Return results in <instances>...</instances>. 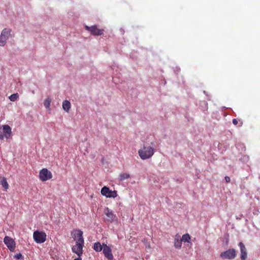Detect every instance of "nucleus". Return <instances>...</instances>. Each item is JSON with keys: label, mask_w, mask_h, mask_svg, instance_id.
Listing matches in <instances>:
<instances>
[{"label": "nucleus", "mask_w": 260, "mask_h": 260, "mask_svg": "<svg viewBox=\"0 0 260 260\" xmlns=\"http://www.w3.org/2000/svg\"><path fill=\"white\" fill-rule=\"evenodd\" d=\"M74 260H82L81 258L80 257V256H79L78 257L74 259Z\"/></svg>", "instance_id": "obj_28"}, {"label": "nucleus", "mask_w": 260, "mask_h": 260, "mask_svg": "<svg viewBox=\"0 0 260 260\" xmlns=\"http://www.w3.org/2000/svg\"><path fill=\"white\" fill-rule=\"evenodd\" d=\"M5 137V135L2 134L1 133H0V140H3L4 137Z\"/></svg>", "instance_id": "obj_26"}, {"label": "nucleus", "mask_w": 260, "mask_h": 260, "mask_svg": "<svg viewBox=\"0 0 260 260\" xmlns=\"http://www.w3.org/2000/svg\"><path fill=\"white\" fill-rule=\"evenodd\" d=\"M19 98V94L17 93L11 94L9 96V99L12 102L16 101Z\"/></svg>", "instance_id": "obj_20"}, {"label": "nucleus", "mask_w": 260, "mask_h": 260, "mask_svg": "<svg viewBox=\"0 0 260 260\" xmlns=\"http://www.w3.org/2000/svg\"><path fill=\"white\" fill-rule=\"evenodd\" d=\"M182 245V241L179 239V237L176 236L174 241V246L176 248H180Z\"/></svg>", "instance_id": "obj_17"}, {"label": "nucleus", "mask_w": 260, "mask_h": 260, "mask_svg": "<svg viewBox=\"0 0 260 260\" xmlns=\"http://www.w3.org/2000/svg\"><path fill=\"white\" fill-rule=\"evenodd\" d=\"M225 180L226 182H230L231 181V179H230V177H229V176H225Z\"/></svg>", "instance_id": "obj_25"}, {"label": "nucleus", "mask_w": 260, "mask_h": 260, "mask_svg": "<svg viewBox=\"0 0 260 260\" xmlns=\"http://www.w3.org/2000/svg\"><path fill=\"white\" fill-rule=\"evenodd\" d=\"M3 128L5 135V137L8 138L11 134V128L8 125H3Z\"/></svg>", "instance_id": "obj_14"}, {"label": "nucleus", "mask_w": 260, "mask_h": 260, "mask_svg": "<svg viewBox=\"0 0 260 260\" xmlns=\"http://www.w3.org/2000/svg\"><path fill=\"white\" fill-rule=\"evenodd\" d=\"M52 177V173L47 169H42L39 174L40 179L42 181H46Z\"/></svg>", "instance_id": "obj_5"}, {"label": "nucleus", "mask_w": 260, "mask_h": 260, "mask_svg": "<svg viewBox=\"0 0 260 260\" xmlns=\"http://www.w3.org/2000/svg\"><path fill=\"white\" fill-rule=\"evenodd\" d=\"M86 30L89 31L93 35L100 36L103 34V29H100L97 28L96 26L93 25L91 26H85Z\"/></svg>", "instance_id": "obj_9"}, {"label": "nucleus", "mask_w": 260, "mask_h": 260, "mask_svg": "<svg viewBox=\"0 0 260 260\" xmlns=\"http://www.w3.org/2000/svg\"><path fill=\"white\" fill-rule=\"evenodd\" d=\"M33 238L37 243H42L46 241V234L44 232L36 231L34 232Z\"/></svg>", "instance_id": "obj_3"}, {"label": "nucleus", "mask_w": 260, "mask_h": 260, "mask_svg": "<svg viewBox=\"0 0 260 260\" xmlns=\"http://www.w3.org/2000/svg\"><path fill=\"white\" fill-rule=\"evenodd\" d=\"M51 100L50 98H47L44 102V105L47 109H49Z\"/></svg>", "instance_id": "obj_19"}, {"label": "nucleus", "mask_w": 260, "mask_h": 260, "mask_svg": "<svg viewBox=\"0 0 260 260\" xmlns=\"http://www.w3.org/2000/svg\"><path fill=\"white\" fill-rule=\"evenodd\" d=\"M73 238L76 241V243L84 244V240L83 236V232L79 230L76 229Z\"/></svg>", "instance_id": "obj_6"}, {"label": "nucleus", "mask_w": 260, "mask_h": 260, "mask_svg": "<svg viewBox=\"0 0 260 260\" xmlns=\"http://www.w3.org/2000/svg\"><path fill=\"white\" fill-rule=\"evenodd\" d=\"M101 193L103 196L107 198H115L117 196V192L116 191H112L106 187L104 186L101 189Z\"/></svg>", "instance_id": "obj_7"}, {"label": "nucleus", "mask_w": 260, "mask_h": 260, "mask_svg": "<svg viewBox=\"0 0 260 260\" xmlns=\"http://www.w3.org/2000/svg\"><path fill=\"white\" fill-rule=\"evenodd\" d=\"M14 258L17 259H19L22 257V255L20 253H17L14 256Z\"/></svg>", "instance_id": "obj_24"}, {"label": "nucleus", "mask_w": 260, "mask_h": 260, "mask_svg": "<svg viewBox=\"0 0 260 260\" xmlns=\"http://www.w3.org/2000/svg\"><path fill=\"white\" fill-rule=\"evenodd\" d=\"M190 239V237L188 234L183 235L182 236V238L181 239L182 242H189Z\"/></svg>", "instance_id": "obj_21"}, {"label": "nucleus", "mask_w": 260, "mask_h": 260, "mask_svg": "<svg viewBox=\"0 0 260 260\" xmlns=\"http://www.w3.org/2000/svg\"><path fill=\"white\" fill-rule=\"evenodd\" d=\"M154 153V147L148 144H144L143 147L138 151L140 158L143 160L151 157Z\"/></svg>", "instance_id": "obj_1"}, {"label": "nucleus", "mask_w": 260, "mask_h": 260, "mask_svg": "<svg viewBox=\"0 0 260 260\" xmlns=\"http://www.w3.org/2000/svg\"><path fill=\"white\" fill-rule=\"evenodd\" d=\"M233 123L234 124L236 125L238 123V120L236 119H234L233 120Z\"/></svg>", "instance_id": "obj_27"}, {"label": "nucleus", "mask_w": 260, "mask_h": 260, "mask_svg": "<svg viewBox=\"0 0 260 260\" xmlns=\"http://www.w3.org/2000/svg\"><path fill=\"white\" fill-rule=\"evenodd\" d=\"M103 252L105 256L109 260H112L113 259V255L112 253L111 249L105 244H103Z\"/></svg>", "instance_id": "obj_11"}, {"label": "nucleus", "mask_w": 260, "mask_h": 260, "mask_svg": "<svg viewBox=\"0 0 260 260\" xmlns=\"http://www.w3.org/2000/svg\"><path fill=\"white\" fill-rule=\"evenodd\" d=\"M239 246L241 251V258L242 260H245L247 258V251L245 246L242 242L239 243Z\"/></svg>", "instance_id": "obj_13"}, {"label": "nucleus", "mask_w": 260, "mask_h": 260, "mask_svg": "<svg viewBox=\"0 0 260 260\" xmlns=\"http://www.w3.org/2000/svg\"><path fill=\"white\" fill-rule=\"evenodd\" d=\"M130 177V175L127 173H121L119 175L120 180L123 181L126 179Z\"/></svg>", "instance_id": "obj_22"}, {"label": "nucleus", "mask_w": 260, "mask_h": 260, "mask_svg": "<svg viewBox=\"0 0 260 260\" xmlns=\"http://www.w3.org/2000/svg\"><path fill=\"white\" fill-rule=\"evenodd\" d=\"M62 108L66 112H69L70 109L71 108V103L68 100H65L62 103Z\"/></svg>", "instance_id": "obj_16"}, {"label": "nucleus", "mask_w": 260, "mask_h": 260, "mask_svg": "<svg viewBox=\"0 0 260 260\" xmlns=\"http://www.w3.org/2000/svg\"><path fill=\"white\" fill-rule=\"evenodd\" d=\"M84 244L79 243H76L75 245H73L72 249V251L76 253L78 256H81L83 254V247Z\"/></svg>", "instance_id": "obj_10"}, {"label": "nucleus", "mask_w": 260, "mask_h": 260, "mask_svg": "<svg viewBox=\"0 0 260 260\" xmlns=\"http://www.w3.org/2000/svg\"><path fill=\"white\" fill-rule=\"evenodd\" d=\"M236 250L233 248L229 249L224 252H221L220 254V257L223 259H233L236 257Z\"/></svg>", "instance_id": "obj_4"}, {"label": "nucleus", "mask_w": 260, "mask_h": 260, "mask_svg": "<svg viewBox=\"0 0 260 260\" xmlns=\"http://www.w3.org/2000/svg\"><path fill=\"white\" fill-rule=\"evenodd\" d=\"M104 213L106 214V215L109 218V221H110V222H113L116 219V215L112 210L109 209L108 208H107L105 209Z\"/></svg>", "instance_id": "obj_12"}, {"label": "nucleus", "mask_w": 260, "mask_h": 260, "mask_svg": "<svg viewBox=\"0 0 260 260\" xmlns=\"http://www.w3.org/2000/svg\"><path fill=\"white\" fill-rule=\"evenodd\" d=\"M202 103L206 106V105H207V103H206V102L204 101V102H202Z\"/></svg>", "instance_id": "obj_29"}, {"label": "nucleus", "mask_w": 260, "mask_h": 260, "mask_svg": "<svg viewBox=\"0 0 260 260\" xmlns=\"http://www.w3.org/2000/svg\"><path fill=\"white\" fill-rule=\"evenodd\" d=\"M249 156L247 155H244L243 157L241 158V160L244 163H246L249 160Z\"/></svg>", "instance_id": "obj_23"}, {"label": "nucleus", "mask_w": 260, "mask_h": 260, "mask_svg": "<svg viewBox=\"0 0 260 260\" xmlns=\"http://www.w3.org/2000/svg\"><path fill=\"white\" fill-rule=\"evenodd\" d=\"M1 185L6 190L9 187V184L7 182V179L5 177H3L1 180Z\"/></svg>", "instance_id": "obj_18"}, {"label": "nucleus", "mask_w": 260, "mask_h": 260, "mask_svg": "<svg viewBox=\"0 0 260 260\" xmlns=\"http://www.w3.org/2000/svg\"><path fill=\"white\" fill-rule=\"evenodd\" d=\"M4 242L10 251H14L16 244L15 242L12 238L9 236H6L4 239Z\"/></svg>", "instance_id": "obj_8"}, {"label": "nucleus", "mask_w": 260, "mask_h": 260, "mask_svg": "<svg viewBox=\"0 0 260 260\" xmlns=\"http://www.w3.org/2000/svg\"><path fill=\"white\" fill-rule=\"evenodd\" d=\"M93 248L95 251L100 252L103 249V244L102 245L100 242H95L93 245Z\"/></svg>", "instance_id": "obj_15"}, {"label": "nucleus", "mask_w": 260, "mask_h": 260, "mask_svg": "<svg viewBox=\"0 0 260 260\" xmlns=\"http://www.w3.org/2000/svg\"><path fill=\"white\" fill-rule=\"evenodd\" d=\"M11 36V29L9 28H4L0 35V46L4 47Z\"/></svg>", "instance_id": "obj_2"}]
</instances>
